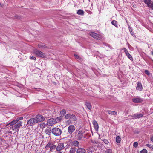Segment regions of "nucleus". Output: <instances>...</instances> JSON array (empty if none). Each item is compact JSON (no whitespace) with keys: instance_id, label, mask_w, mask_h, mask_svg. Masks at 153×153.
<instances>
[{"instance_id":"f257e3e1","label":"nucleus","mask_w":153,"mask_h":153,"mask_svg":"<svg viewBox=\"0 0 153 153\" xmlns=\"http://www.w3.org/2000/svg\"><path fill=\"white\" fill-rule=\"evenodd\" d=\"M51 132L55 136H59L61 135L62 131L60 129L57 127H55L52 129Z\"/></svg>"},{"instance_id":"f03ea898","label":"nucleus","mask_w":153,"mask_h":153,"mask_svg":"<svg viewBox=\"0 0 153 153\" xmlns=\"http://www.w3.org/2000/svg\"><path fill=\"white\" fill-rule=\"evenodd\" d=\"M65 149V147L64 143L61 142L58 143L57 145L56 146V150L59 152H63L62 151Z\"/></svg>"},{"instance_id":"7ed1b4c3","label":"nucleus","mask_w":153,"mask_h":153,"mask_svg":"<svg viewBox=\"0 0 153 153\" xmlns=\"http://www.w3.org/2000/svg\"><path fill=\"white\" fill-rule=\"evenodd\" d=\"M22 126V122L21 121H19L18 123H16L15 125L11 127L10 128L16 131H18Z\"/></svg>"},{"instance_id":"20e7f679","label":"nucleus","mask_w":153,"mask_h":153,"mask_svg":"<svg viewBox=\"0 0 153 153\" xmlns=\"http://www.w3.org/2000/svg\"><path fill=\"white\" fill-rule=\"evenodd\" d=\"M65 118L66 119H69L73 121H76L77 120L76 116L71 114H67L65 115Z\"/></svg>"},{"instance_id":"39448f33","label":"nucleus","mask_w":153,"mask_h":153,"mask_svg":"<svg viewBox=\"0 0 153 153\" xmlns=\"http://www.w3.org/2000/svg\"><path fill=\"white\" fill-rule=\"evenodd\" d=\"M34 52L35 54L38 56L42 58H44L45 56V54L44 53L38 50H34Z\"/></svg>"},{"instance_id":"423d86ee","label":"nucleus","mask_w":153,"mask_h":153,"mask_svg":"<svg viewBox=\"0 0 153 153\" xmlns=\"http://www.w3.org/2000/svg\"><path fill=\"white\" fill-rule=\"evenodd\" d=\"M76 129L75 126L73 125H70L68 127L67 131L71 135L75 131Z\"/></svg>"},{"instance_id":"0eeeda50","label":"nucleus","mask_w":153,"mask_h":153,"mask_svg":"<svg viewBox=\"0 0 153 153\" xmlns=\"http://www.w3.org/2000/svg\"><path fill=\"white\" fill-rule=\"evenodd\" d=\"M35 118L37 123L39 122H42L45 120V117L41 115H36Z\"/></svg>"},{"instance_id":"6e6552de","label":"nucleus","mask_w":153,"mask_h":153,"mask_svg":"<svg viewBox=\"0 0 153 153\" xmlns=\"http://www.w3.org/2000/svg\"><path fill=\"white\" fill-rule=\"evenodd\" d=\"M56 122V121L55 119L51 118L48 120L47 125L49 126H52L55 124Z\"/></svg>"},{"instance_id":"1a4fd4ad","label":"nucleus","mask_w":153,"mask_h":153,"mask_svg":"<svg viewBox=\"0 0 153 153\" xmlns=\"http://www.w3.org/2000/svg\"><path fill=\"white\" fill-rule=\"evenodd\" d=\"M90 35L95 39L99 40L101 38L100 35L94 32H91L89 33Z\"/></svg>"},{"instance_id":"9d476101","label":"nucleus","mask_w":153,"mask_h":153,"mask_svg":"<svg viewBox=\"0 0 153 153\" xmlns=\"http://www.w3.org/2000/svg\"><path fill=\"white\" fill-rule=\"evenodd\" d=\"M37 123V122L35 118H31L27 122V124L30 126L34 125Z\"/></svg>"},{"instance_id":"9b49d317","label":"nucleus","mask_w":153,"mask_h":153,"mask_svg":"<svg viewBox=\"0 0 153 153\" xmlns=\"http://www.w3.org/2000/svg\"><path fill=\"white\" fill-rule=\"evenodd\" d=\"M143 116V114H138V113H136L132 115H131L129 116L128 117L129 118L131 119H137Z\"/></svg>"},{"instance_id":"f8f14e48","label":"nucleus","mask_w":153,"mask_h":153,"mask_svg":"<svg viewBox=\"0 0 153 153\" xmlns=\"http://www.w3.org/2000/svg\"><path fill=\"white\" fill-rule=\"evenodd\" d=\"M85 133V131L81 130L79 131L78 134L76 135L77 140H80L83 137V134Z\"/></svg>"},{"instance_id":"ddd939ff","label":"nucleus","mask_w":153,"mask_h":153,"mask_svg":"<svg viewBox=\"0 0 153 153\" xmlns=\"http://www.w3.org/2000/svg\"><path fill=\"white\" fill-rule=\"evenodd\" d=\"M132 101L136 103H141L143 101V99L140 98L138 97H137L135 98H133L132 99Z\"/></svg>"},{"instance_id":"4468645a","label":"nucleus","mask_w":153,"mask_h":153,"mask_svg":"<svg viewBox=\"0 0 153 153\" xmlns=\"http://www.w3.org/2000/svg\"><path fill=\"white\" fill-rule=\"evenodd\" d=\"M123 49V50L125 52V53L126 54L127 56V57H128V58L131 60H132L133 58H132V56L131 55L128 53L127 49L125 48H124Z\"/></svg>"},{"instance_id":"2eb2a0df","label":"nucleus","mask_w":153,"mask_h":153,"mask_svg":"<svg viewBox=\"0 0 153 153\" xmlns=\"http://www.w3.org/2000/svg\"><path fill=\"white\" fill-rule=\"evenodd\" d=\"M86 151L85 149L78 148L76 151L77 153H85Z\"/></svg>"},{"instance_id":"dca6fc26","label":"nucleus","mask_w":153,"mask_h":153,"mask_svg":"<svg viewBox=\"0 0 153 153\" xmlns=\"http://www.w3.org/2000/svg\"><path fill=\"white\" fill-rule=\"evenodd\" d=\"M71 145L74 146H77L79 145V143L77 141H74L71 143Z\"/></svg>"},{"instance_id":"f3484780","label":"nucleus","mask_w":153,"mask_h":153,"mask_svg":"<svg viewBox=\"0 0 153 153\" xmlns=\"http://www.w3.org/2000/svg\"><path fill=\"white\" fill-rule=\"evenodd\" d=\"M136 89L140 91L142 89V85L140 82H138L137 85Z\"/></svg>"},{"instance_id":"a211bd4d","label":"nucleus","mask_w":153,"mask_h":153,"mask_svg":"<svg viewBox=\"0 0 153 153\" xmlns=\"http://www.w3.org/2000/svg\"><path fill=\"white\" fill-rule=\"evenodd\" d=\"M93 124L95 129L96 131L99 128V126L97 122L95 120L93 122Z\"/></svg>"},{"instance_id":"6ab92c4d","label":"nucleus","mask_w":153,"mask_h":153,"mask_svg":"<svg viewBox=\"0 0 153 153\" xmlns=\"http://www.w3.org/2000/svg\"><path fill=\"white\" fill-rule=\"evenodd\" d=\"M38 47L39 48L42 49H45L47 48V46L45 45L42 43L39 44Z\"/></svg>"},{"instance_id":"aec40b11","label":"nucleus","mask_w":153,"mask_h":153,"mask_svg":"<svg viewBox=\"0 0 153 153\" xmlns=\"http://www.w3.org/2000/svg\"><path fill=\"white\" fill-rule=\"evenodd\" d=\"M45 132L46 134L49 135V136L50 137L51 132V129H46L45 130Z\"/></svg>"},{"instance_id":"412c9836","label":"nucleus","mask_w":153,"mask_h":153,"mask_svg":"<svg viewBox=\"0 0 153 153\" xmlns=\"http://www.w3.org/2000/svg\"><path fill=\"white\" fill-rule=\"evenodd\" d=\"M108 112L110 114L116 115H117V113L115 111L109 110L108 111Z\"/></svg>"},{"instance_id":"4be33fe9","label":"nucleus","mask_w":153,"mask_h":153,"mask_svg":"<svg viewBox=\"0 0 153 153\" xmlns=\"http://www.w3.org/2000/svg\"><path fill=\"white\" fill-rule=\"evenodd\" d=\"M111 23L112 25H114L116 27L118 28V26L117 25V22L115 20H113L112 21Z\"/></svg>"},{"instance_id":"5701e85b","label":"nucleus","mask_w":153,"mask_h":153,"mask_svg":"<svg viewBox=\"0 0 153 153\" xmlns=\"http://www.w3.org/2000/svg\"><path fill=\"white\" fill-rule=\"evenodd\" d=\"M85 105L87 106V108L89 110H91V109L92 107L91 104L88 102H86L85 103Z\"/></svg>"},{"instance_id":"b1692460","label":"nucleus","mask_w":153,"mask_h":153,"mask_svg":"<svg viewBox=\"0 0 153 153\" xmlns=\"http://www.w3.org/2000/svg\"><path fill=\"white\" fill-rule=\"evenodd\" d=\"M16 123H17L16 121L14 120L10 122L7 125V126L9 125L10 126H13L15 124V125Z\"/></svg>"},{"instance_id":"393cba45","label":"nucleus","mask_w":153,"mask_h":153,"mask_svg":"<svg viewBox=\"0 0 153 153\" xmlns=\"http://www.w3.org/2000/svg\"><path fill=\"white\" fill-rule=\"evenodd\" d=\"M77 13L79 15H83L84 14V12L82 10H78Z\"/></svg>"},{"instance_id":"a878e982","label":"nucleus","mask_w":153,"mask_h":153,"mask_svg":"<svg viewBox=\"0 0 153 153\" xmlns=\"http://www.w3.org/2000/svg\"><path fill=\"white\" fill-rule=\"evenodd\" d=\"M144 2L148 7L152 2L151 1V0H145Z\"/></svg>"},{"instance_id":"bb28decb","label":"nucleus","mask_w":153,"mask_h":153,"mask_svg":"<svg viewBox=\"0 0 153 153\" xmlns=\"http://www.w3.org/2000/svg\"><path fill=\"white\" fill-rule=\"evenodd\" d=\"M46 126V124L45 123H42L40 124V127L42 129H43L45 128Z\"/></svg>"},{"instance_id":"cd10ccee","label":"nucleus","mask_w":153,"mask_h":153,"mask_svg":"<svg viewBox=\"0 0 153 153\" xmlns=\"http://www.w3.org/2000/svg\"><path fill=\"white\" fill-rule=\"evenodd\" d=\"M76 151V150L75 148H71L68 153H75Z\"/></svg>"},{"instance_id":"c85d7f7f","label":"nucleus","mask_w":153,"mask_h":153,"mask_svg":"<svg viewBox=\"0 0 153 153\" xmlns=\"http://www.w3.org/2000/svg\"><path fill=\"white\" fill-rule=\"evenodd\" d=\"M116 142L118 143H120L121 141V138L119 136H117L116 137Z\"/></svg>"},{"instance_id":"c756f323","label":"nucleus","mask_w":153,"mask_h":153,"mask_svg":"<svg viewBox=\"0 0 153 153\" xmlns=\"http://www.w3.org/2000/svg\"><path fill=\"white\" fill-rule=\"evenodd\" d=\"M66 114V111L65 109H63L60 112V114L61 116H64Z\"/></svg>"},{"instance_id":"7c9ffc66","label":"nucleus","mask_w":153,"mask_h":153,"mask_svg":"<svg viewBox=\"0 0 153 153\" xmlns=\"http://www.w3.org/2000/svg\"><path fill=\"white\" fill-rule=\"evenodd\" d=\"M52 144L51 143H48V144L46 145L45 147V148L46 149L48 148H50L51 146L52 145Z\"/></svg>"},{"instance_id":"2f4dec72","label":"nucleus","mask_w":153,"mask_h":153,"mask_svg":"<svg viewBox=\"0 0 153 153\" xmlns=\"http://www.w3.org/2000/svg\"><path fill=\"white\" fill-rule=\"evenodd\" d=\"M56 145H53V144L50 147V150L51 151L52 149H56Z\"/></svg>"},{"instance_id":"473e14b6","label":"nucleus","mask_w":153,"mask_h":153,"mask_svg":"<svg viewBox=\"0 0 153 153\" xmlns=\"http://www.w3.org/2000/svg\"><path fill=\"white\" fill-rule=\"evenodd\" d=\"M105 153H112V151L110 149H108L105 151Z\"/></svg>"},{"instance_id":"72a5a7b5","label":"nucleus","mask_w":153,"mask_h":153,"mask_svg":"<svg viewBox=\"0 0 153 153\" xmlns=\"http://www.w3.org/2000/svg\"><path fill=\"white\" fill-rule=\"evenodd\" d=\"M140 153H147V151L146 149H143L140 152Z\"/></svg>"},{"instance_id":"f704fd0d","label":"nucleus","mask_w":153,"mask_h":153,"mask_svg":"<svg viewBox=\"0 0 153 153\" xmlns=\"http://www.w3.org/2000/svg\"><path fill=\"white\" fill-rule=\"evenodd\" d=\"M149 8H151L152 10H153V2H152L149 5Z\"/></svg>"},{"instance_id":"c9c22d12","label":"nucleus","mask_w":153,"mask_h":153,"mask_svg":"<svg viewBox=\"0 0 153 153\" xmlns=\"http://www.w3.org/2000/svg\"><path fill=\"white\" fill-rule=\"evenodd\" d=\"M138 145V143L137 142H134L133 144V146L135 148L137 147Z\"/></svg>"},{"instance_id":"e433bc0d","label":"nucleus","mask_w":153,"mask_h":153,"mask_svg":"<svg viewBox=\"0 0 153 153\" xmlns=\"http://www.w3.org/2000/svg\"><path fill=\"white\" fill-rule=\"evenodd\" d=\"M147 146L150 148H152L153 147V145H152L151 144H147L146 145Z\"/></svg>"},{"instance_id":"4c0bfd02","label":"nucleus","mask_w":153,"mask_h":153,"mask_svg":"<svg viewBox=\"0 0 153 153\" xmlns=\"http://www.w3.org/2000/svg\"><path fill=\"white\" fill-rule=\"evenodd\" d=\"M145 73L148 75H149L150 74L149 72L147 70H145Z\"/></svg>"},{"instance_id":"58836bf2","label":"nucleus","mask_w":153,"mask_h":153,"mask_svg":"<svg viewBox=\"0 0 153 153\" xmlns=\"http://www.w3.org/2000/svg\"><path fill=\"white\" fill-rule=\"evenodd\" d=\"M103 141L104 143H105V144H108V141L106 139H104L103 140Z\"/></svg>"},{"instance_id":"ea45409f","label":"nucleus","mask_w":153,"mask_h":153,"mask_svg":"<svg viewBox=\"0 0 153 153\" xmlns=\"http://www.w3.org/2000/svg\"><path fill=\"white\" fill-rule=\"evenodd\" d=\"M30 59L31 60H36V58L34 56H31L30 57Z\"/></svg>"},{"instance_id":"a19ab883","label":"nucleus","mask_w":153,"mask_h":153,"mask_svg":"<svg viewBox=\"0 0 153 153\" xmlns=\"http://www.w3.org/2000/svg\"><path fill=\"white\" fill-rule=\"evenodd\" d=\"M15 17L17 19H20L21 18V17L20 16H15Z\"/></svg>"},{"instance_id":"79ce46f5","label":"nucleus","mask_w":153,"mask_h":153,"mask_svg":"<svg viewBox=\"0 0 153 153\" xmlns=\"http://www.w3.org/2000/svg\"><path fill=\"white\" fill-rule=\"evenodd\" d=\"M15 120V121H16V123H18L20 121L19 120H20L19 117L17 118H16V119Z\"/></svg>"},{"instance_id":"37998d69","label":"nucleus","mask_w":153,"mask_h":153,"mask_svg":"<svg viewBox=\"0 0 153 153\" xmlns=\"http://www.w3.org/2000/svg\"><path fill=\"white\" fill-rule=\"evenodd\" d=\"M75 56L77 59L79 58V56L76 55H74Z\"/></svg>"},{"instance_id":"c03bdc74","label":"nucleus","mask_w":153,"mask_h":153,"mask_svg":"<svg viewBox=\"0 0 153 153\" xmlns=\"http://www.w3.org/2000/svg\"><path fill=\"white\" fill-rule=\"evenodd\" d=\"M150 139L151 141L153 142V135L151 137Z\"/></svg>"},{"instance_id":"a18cd8bd","label":"nucleus","mask_w":153,"mask_h":153,"mask_svg":"<svg viewBox=\"0 0 153 153\" xmlns=\"http://www.w3.org/2000/svg\"><path fill=\"white\" fill-rule=\"evenodd\" d=\"M65 151L63 152H58V153H65Z\"/></svg>"},{"instance_id":"49530a36","label":"nucleus","mask_w":153,"mask_h":153,"mask_svg":"<svg viewBox=\"0 0 153 153\" xmlns=\"http://www.w3.org/2000/svg\"><path fill=\"white\" fill-rule=\"evenodd\" d=\"M19 118L20 120H22L23 119V118L22 117H19Z\"/></svg>"},{"instance_id":"de8ad7c7","label":"nucleus","mask_w":153,"mask_h":153,"mask_svg":"<svg viewBox=\"0 0 153 153\" xmlns=\"http://www.w3.org/2000/svg\"><path fill=\"white\" fill-rule=\"evenodd\" d=\"M151 150H152V151H153V147L152 148Z\"/></svg>"},{"instance_id":"09e8293b","label":"nucleus","mask_w":153,"mask_h":153,"mask_svg":"<svg viewBox=\"0 0 153 153\" xmlns=\"http://www.w3.org/2000/svg\"><path fill=\"white\" fill-rule=\"evenodd\" d=\"M152 54L153 55V52H152Z\"/></svg>"},{"instance_id":"8fccbe9b","label":"nucleus","mask_w":153,"mask_h":153,"mask_svg":"<svg viewBox=\"0 0 153 153\" xmlns=\"http://www.w3.org/2000/svg\"><path fill=\"white\" fill-rule=\"evenodd\" d=\"M1 137H0V139H1Z\"/></svg>"}]
</instances>
